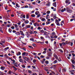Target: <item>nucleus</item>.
I'll return each instance as SVG.
<instances>
[{"mask_svg":"<svg viewBox=\"0 0 75 75\" xmlns=\"http://www.w3.org/2000/svg\"><path fill=\"white\" fill-rule=\"evenodd\" d=\"M30 29L31 30H33V27L31 26L30 28Z\"/></svg>","mask_w":75,"mask_h":75,"instance_id":"nucleus-64","label":"nucleus"},{"mask_svg":"<svg viewBox=\"0 0 75 75\" xmlns=\"http://www.w3.org/2000/svg\"><path fill=\"white\" fill-rule=\"evenodd\" d=\"M8 31L9 33H11V31H12V30H11V29L10 28H9L8 29Z\"/></svg>","mask_w":75,"mask_h":75,"instance_id":"nucleus-21","label":"nucleus"},{"mask_svg":"<svg viewBox=\"0 0 75 75\" xmlns=\"http://www.w3.org/2000/svg\"><path fill=\"white\" fill-rule=\"evenodd\" d=\"M59 45H60V47H62V43H59Z\"/></svg>","mask_w":75,"mask_h":75,"instance_id":"nucleus-55","label":"nucleus"},{"mask_svg":"<svg viewBox=\"0 0 75 75\" xmlns=\"http://www.w3.org/2000/svg\"><path fill=\"white\" fill-rule=\"evenodd\" d=\"M16 34L17 35H20V33L19 32H18L16 33Z\"/></svg>","mask_w":75,"mask_h":75,"instance_id":"nucleus-13","label":"nucleus"},{"mask_svg":"<svg viewBox=\"0 0 75 75\" xmlns=\"http://www.w3.org/2000/svg\"><path fill=\"white\" fill-rule=\"evenodd\" d=\"M55 23H57V22H59V21H58V19H56V20H55Z\"/></svg>","mask_w":75,"mask_h":75,"instance_id":"nucleus-38","label":"nucleus"},{"mask_svg":"<svg viewBox=\"0 0 75 75\" xmlns=\"http://www.w3.org/2000/svg\"><path fill=\"white\" fill-rule=\"evenodd\" d=\"M36 62V60L35 59L33 60V63H34V62Z\"/></svg>","mask_w":75,"mask_h":75,"instance_id":"nucleus-49","label":"nucleus"},{"mask_svg":"<svg viewBox=\"0 0 75 75\" xmlns=\"http://www.w3.org/2000/svg\"><path fill=\"white\" fill-rule=\"evenodd\" d=\"M24 25H25L24 23H23L22 25V26L23 27H24Z\"/></svg>","mask_w":75,"mask_h":75,"instance_id":"nucleus-46","label":"nucleus"},{"mask_svg":"<svg viewBox=\"0 0 75 75\" xmlns=\"http://www.w3.org/2000/svg\"><path fill=\"white\" fill-rule=\"evenodd\" d=\"M21 67L22 68H25V66L24 64L22 65Z\"/></svg>","mask_w":75,"mask_h":75,"instance_id":"nucleus-20","label":"nucleus"},{"mask_svg":"<svg viewBox=\"0 0 75 75\" xmlns=\"http://www.w3.org/2000/svg\"><path fill=\"white\" fill-rule=\"evenodd\" d=\"M55 35V32H53L52 33V36H54V35Z\"/></svg>","mask_w":75,"mask_h":75,"instance_id":"nucleus-37","label":"nucleus"},{"mask_svg":"<svg viewBox=\"0 0 75 75\" xmlns=\"http://www.w3.org/2000/svg\"><path fill=\"white\" fill-rule=\"evenodd\" d=\"M16 55L17 56L20 55H21V52H18L16 53Z\"/></svg>","mask_w":75,"mask_h":75,"instance_id":"nucleus-8","label":"nucleus"},{"mask_svg":"<svg viewBox=\"0 0 75 75\" xmlns=\"http://www.w3.org/2000/svg\"><path fill=\"white\" fill-rule=\"evenodd\" d=\"M44 70L46 71H48V67H44Z\"/></svg>","mask_w":75,"mask_h":75,"instance_id":"nucleus-5","label":"nucleus"},{"mask_svg":"<svg viewBox=\"0 0 75 75\" xmlns=\"http://www.w3.org/2000/svg\"><path fill=\"white\" fill-rule=\"evenodd\" d=\"M0 69L2 70V71H3L5 69V67L3 66H1L0 67Z\"/></svg>","mask_w":75,"mask_h":75,"instance_id":"nucleus-4","label":"nucleus"},{"mask_svg":"<svg viewBox=\"0 0 75 75\" xmlns=\"http://www.w3.org/2000/svg\"><path fill=\"white\" fill-rule=\"evenodd\" d=\"M47 6H50V4H46Z\"/></svg>","mask_w":75,"mask_h":75,"instance_id":"nucleus-53","label":"nucleus"},{"mask_svg":"<svg viewBox=\"0 0 75 75\" xmlns=\"http://www.w3.org/2000/svg\"><path fill=\"white\" fill-rule=\"evenodd\" d=\"M39 31L42 33H44V30H40Z\"/></svg>","mask_w":75,"mask_h":75,"instance_id":"nucleus-29","label":"nucleus"},{"mask_svg":"<svg viewBox=\"0 0 75 75\" xmlns=\"http://www.w3.org/2000/svg\"><path fill=\"white\" fill-rule=\"evenodd\" d=\"M28 6H25V8H28Z\"/></svg>","mask_w":75,"mask_h":75,"instance_id":"nucleus-58","label":"nucleus"},{"mask_svg":"<svg viewBox=\"0 0 75 75\" xmlns=\"http://www.w3.org/2000/svg\"><path fill=\"white\" fill-rule=\"evenodd\" d=\"M30 41H32L33 42H35H35H37V40H35V41H34V39L33 38H30Z\"/></svg>","mask_w":75,"mask_h":75,"instance_id":"nucleus-3","label":"nucleus"},{"mask_svg":"<svg viewBox=\"0 0 75 75\" xmlns=\"http://www.w3.org/2000/svg\"><path fill=\"white\" fill-rule=\"evenodd\" d=\"M45 18H42V19H41V21H45Z\"/></svg>","mask_w":75,"mask_h":75,"instance_id":"nucleus-26","label":"nucleus"},{"mask_svg":"<svg viewBox=\"0 0 75 75\" xmlns=\"http://www.w3.org/2000/svg\"><path fill=\"white\" fill-rule=\"evenodd\" d=\"M7 64H10V63L8 61H7Z\"/></svg>","mask_w":75,"mask_h":75,"instance_id":"nucleus-51","label":"nucleus"},{"mask_svg":"<svg viewBox=\"0 0 75 75\" xmlns=\"http://www.w3.org/2000/svg\"><path fill=\"white\" fill-rule=\"evenodd\" d=\"M23 50H24V51H26V48H25V47H23Z\"/></svg>","mask_w":75,"mask_h":75,"instance_id":"nucleus-47","label":"nucleus"},{"mask_svg":"<svg viewBox=\"0 0 75 75\" xmlns=\"http://www.w3.org/2000/svg\"><path fill=\"white\" fill-rule=\"evenodd\" d=\"M26 27H27V28H30L31 27V25H27L26 26Z\"/></svg>","mask_w":75,"mask_h":75,"instance_id":"nucleus-15","label":"nucleus"},{"mask_svg":"<svg viewBox=\"0 0 75 75\" xmlns=\"http://www.w3.org/2000/svg\"><path fill=\"white\" fill-rule=\"evenodd\" d=\"M29 22L28 21H25V24H27V23H28Z\"/></svg>","mask_w":75,"mask_h":75,"instance_id":"nucleus-27","label":"nucleus"},{"mask_svg":"<svg viewBox=\"0 0 75 75\" xmlns=\"http://www.w3.org/2000/svg\"><path fill=\"white\" fill-rule=\"evenodd\" d=\"M19 62H22V63H24V62H23V60L22 59H19Z\"/></svg>","mask_w":75,"mask_h":75,"instance_id":"nucleus-11","label":"nucleus"},{"mask_svg":"<svg viewBox=\"0 0 75 75\" xmlns=\"http://www.w3.org/2000/svg\"><path fill=\"white\" fill-rule=\"evenodd\" d=\"M28 72H29V73H31V71L28 70Z\"/></svg>","mask_w":75,"mask_h":75,"instance_id":"nucleus-59","label":"nucleus"},{"mask_svg":"<svg viewBox=\"0 0 75 75\" xmlns=\"http://www.w3.org/2000/svg\"><path fill=\"white\" fill-rule=\"evenodd\" d=\"M56 24L57 25H58L59 26V25H60V24L58 22H57V23H56Z\"/></svg>","mask_w":75,"mask_h":75,"instance_id":"nucleus-31","label":"nucleus"},{"mask_svg":"<svg viewBox=\"0 0 75 75\" xmlns=\"http://www.w3.org/2000/svg\"><path fill=\"white\" fill-rule=\"evenodd\" d=\"M65 3H66L67 4V3H69L68 4H70V1H68V0H66L65 1Z\"/></svg>","mask_w":75,"mask_h":75,"instance_id":"nucleus-12","label":"nucleus"},{"mask_svg":"<svg viewBox=\"0 0 75 75\" xmlns=\"http://www.w3.org/2000/svg\"><path fill=\"white\" fill-rule=\"evenodd\" d=\"M46 24H50V22H49V21L47 22Z\"/></svg>","mask_w":75,"mask_h":75,"instance_id":"nucleus-42","label":"nucleus"},{"mask_svg":"<svg viewBox=\"0 0 75 75\" xmlns=\"http://www.w3.org/2000/svg\"><path fill=\"white\" fill-rule=\"evenodd\" d=\"M54 57L56 59H57L59 61H60V60H59V59L58 58L56 54H54Z\"/></svg>","mask_w":75,"mask_h":75,"instance_id":"nucleus-2","label":"nucleus"},{"mask_svg":"<svg viewBox=\"0 0 75 75\" xmlns=\"http://www.w3.org/2000/svg\"><path fill=\"white\" fill-rule=\"evenodd\" d=\"M13 74H14V75H18V73H16V74L13 73Z\"/></svg>","mask_w":75,"mask_h":75,"instance_id":"nucleus-41","label":"nucleus"},{"mask_svg":"<svg viewBox=\"0 0 75 75\" xmlns=\"http://www.w3.org/2000/svg\"><path fill=\"white\" fill-rule=\"evenodd\" d=\"M26 18H29V16L27 15H26Z\"/></svg>","mask_w":75,"mask_h":75,"instance_id":"nucleus-54","label":"nucleus"},{"mask_svg":"<svg viewBox=\"0 0 75 75\" xmlns=\"http://www.w3.org/2000/svg\"><path fill=\"white\" fill-rule=\"evenodd\" d=\"M25 52H24L22 53V56H25Z\"/></svg>","mask_w":75,"mask_h":75,"instance_id":"nucleus-19","label":"nucleus"},{"mask_svg":"<svg viewBox=\"0 0 75 75\" xmlns=\"http://www.w3.org/2000/svg\"><path fill=\"white\" fill-rule=\"evenodd\" d=\"M8 49H9V47H7L5 48L4 49V50L5 51H7V50H8Z\"/></svg>","mask_w":75,"mask_h":75,"instance_id":"nucleus-10","label":"nucleus"},{"mask_svg":"<svg viewBox=\"0 0 75 75\" xmlns=\"http://www.w3.org/2000/svg\"><path fill=\"white\" fill-rule=\"evenodd\" d=\"M45 63H46V64H48V63H49V62L48 61H45Z\"/></svg>","mask_w":75,"mask_h":75,"instance_id":"nucleus-32","label":"nucleus"},{"mask_svg":"<svg viewBox=\"0 0 75 75\" xmlns=\"http://www.w3.org/2000/svg\"><path fill=\"white\" fill-rule=\"evenodd\" d=\"M11 61H12V62H13V64H14V63H15V62H16V61H15V60H14V59H12V60H11Z\"/></svg>","mask_w":75,"mask_h":75,"instance_id":"nucleus-23","label":"nucleus"},{"mask_svg":"<svg viewBox=\"0 0 75 75\" xmlns=\"http://www.w3.org/2000/svg\"><path fill=\"white\" fill-rule=\"evenodd\" d=\"M37 27H39L40 26V24H39L38 23H37Z\"/></svg>","mask_w":75,"mask_h":75,"instance_id":"nucleus-60","label":"nucleus"},{"mask_svg":"<svg viewBox=\"0 0 75 75\" xmlns=\"http://www.w3.org/2000/svg\"><path fill=\"white\" fill-rule=\"evenodd\" d=\"M47 54H48V57H50V56H51V53H48Z\"/></svg>","mask_w":75,"mask_h":75,"instance_id":"nucleus-24","label":"nucleus"},{"mask_svg":"<svg viewBox=\"0 0 75 75\" xmlns=\"http://www.w3.org/2000/svg\"><path fill=\"white\" fill-rule=\"evenodd\" d=\"M58 62V61L57 60H55L53 62L54 64H56Z\"/></svg>","mask_w":75,"mask_h":75,"instance_id":"nucleus-18","label":"nucleus"},{"mask_svg":"<svg viewBox=\"0 0 75 75\" xmlns=\"http://www.w3.org/2000/svg\"><path fill=\"white\" fill-rule=\"evenodd\" d=\"M31 16L32 17H35V15L34 14H33L31 15Z\"/></svg>","mask_w":75,"mask_h":75,"instance_id":"nucleus-16","label":"nucleus"},{"mask_svg":"<svg viewBox=\"0 0 75 75\" xmlns=\"http://www.w3.org/2000/svg\"><path fill=\"white\" fill-rule=\"evenodd\" d=\"M11 26V25L10 24L7 25V27H10Z\"/></svg>","mask_w":75,"mask_h":75,"instance_id":"nucleus-28","label":"nucleus"},{"mask_svg":"<svg viewBox=\"0 0 75 75\" xmlns=\"http://www.w3.org/2000/svg\"><path fill=\"white\" fill-rule=\"evenodd\" d=\"M23 58L24 60H25V61H28L29 60V58H28L24 56H23Z\"/></svg>","mask_w":75,"mask_h":75,"instance_id":"nucleus-1","label":"nucleus"},{"mask_svg":"<svg viewBox=\"0 0 75 75\" xmlns=\"http://www.w3.org/2000/svg\"><path fill=\"white\" fill-rule=\"evenodd\" d=\"M20 32L21 33V35H23V36H24V34L23 33V32L21 30L20 31Z\"/></svg>","mask_w":75,"mask_h":75,"instance_id":"nucleus-6","label":"nucleus"},{"mask_svg":"<svg viewBox=\"0 0 75 75\" xmlns=\"http://www.w3.org/2000/svg\"><path fill=\"white\" fill-rule=\"evenodd\" d=\"M57 18V17L56 16H54L53 17V18H54V19H55Z\"/></svg>","mask_w":75,"mask_h":75,"instance_id":"nucleus-50","label":"nucleus"},{"mask_svg":"<svg viewBox=\"0 0 75 75\" xmlns=\"http://www.w3.org/2000/svg\"><path fill=\"white\" fill-rule=\"evenodd\" d=\"M16 7H18V4L16 3Z\"/></svg>","mask_w":75,"mask_h":75,"instance_id":"nucleus-57","label":"nucleus"},{"mask_svg":"<svg viewBox=\"0 0 75 75\" xmlns=\"http://www.w3.org/2000/svg\"><path fill=\"white\" fill-rule=\"evenodd\" d=\"M0 44L1 45H2V46H4V45L3 44V43H0Z\"/></svg>","mask_w":75,"mask_h":75,"instance_id":"nucleus-61","label":"nucleus"},{"mask_svg":"<svg viewBox=\"0 0 75 75\" xmlns=\"http://www.w3.org/2000/svg\"><path fill=\"white\" fill-rule=\"evenodd\" d=\"M70 9L68 8H66V10L67 11H68Z\"/></svg>","mask_w":75,"mask_h":75,"instance_id":"nucleus-43","label":"nucleus"},{"mask_svg":"<svg viewBox=\"0 0 75 75\" xmlns=\"http://www.w3.org/2000/svg\"><path fill=\"white\" fill-rule=\"evenodd\" d=\"M46 51H44L43 52V54H45L46 53Z\"/></svg>","mask_w":75,"mask_h":75,"instance_id":"nucleus-63","label":"nucleus"},{"mask_svg":"<svg viewBox=\"0 0 75 75\" xmlns=\"http://www.w3.org/2000/svg\"><path fill=\"white\" fill-rule=\"evenodd\" d=\"M37 23H33V25H34V26H35V27H36V26H37Z\"/></svg>","mask_w":75,"mask_h":75,"instance_id":"nucleus-22","label":"nucleus"},{"mask_svg":"<svg viewBox=\"0 0 75 75\" xmlns=\"http://www.w3.org/2000/svg\"><path fill=\"white\" fill-rule=\"evenodd\" d=\"M58 51H59L61 52H62V53H63V51H62V50H61V49H59Z\"/></svg>","mask_w":75,"mask_h":75,"instance_id":"nucleus-14","label":"nucleus"},{"mask_svg":"<svg viewBox=\"0 0 75 75\" xmlns=\"http://www.w3.org/2000/svg\"><path fill=\"white\" fill-rule=\"evenodd\" d=\"M13 69L14 71H17V69L16 68V67H15Z\"/></svg>","mask_w":75,"mask_h":75,"instance_id":"nucleus-52","label":"nucleus"},{"mask_svg":"<svg viewBox=\"0 0 75 75\" xmlns=\"http://www.w3.org/2000/svg\"><path fill=\"white\" fill-rule=\"evenodd\" d=\"M37 29L38 30H41V28L40 27H38V28H37Z\"/></svg>","mask_w":75,"mask_h":75,"instance_id":"nucleus-40","label":"nucleus"},{"mask_svg":"<svg viewBox=\"0 0 75 75\" xmlns=\"http://www.w3.org/2000/svg\"><path fill=\"white\" fill-rule=\"evenodd\" d=\"M53 6H54L55 7H57V4H56V2H54L53 4Z\"/></svg>","mask_w":75,"mask_h":75,"instance_id":"nucleus-7","label":"nucleus"},{"mask_svg":"<svg viewBox=\"0 0 75 75\" xmlns=\"http://www.w3.org/2000/svg\"><path fill=\"white\" fill-rule=\"evenodd\" d=\"M41 17V14L39 13L37 16V17Z\"/></svg>","mask_w":75,"mask_h":75,"instance_id":"nucleus-25","label":"nucleus"},{"mask_svg":"<svg viewBox=\"0 0 75 75\" xmlns=\"http://www.w3.org/2000/svg\"><path fill=\"white\" fill-rule=\"evenodd\" d=\"M34 34H37V33H38V32L37 31H34Z\"/></svg>","mask_w":75,"mask_h":75,"instance_id":"nucleus-39","label":"nucleus"},{"mask_svg":"<svg viewBox=\"0 0 75 75\" xmlns=\"http://www.w3.org/2000/svg\"><path fill=\"white\" fill-rule=\"evenodd\" d=\"M28 53H26L25 54V56H28Z\"/></svg>","mask_w":75,"mask_h":75,"instance_id":"nucleus-48","label":"nucleus"},{"mask_svg":"<svg viewBox=\"0 0 75 75\" xmlns=\"http://www.w3.org/2000/svg\"><path fill=\"white\" fill-rule=\"evenodd\" d=\"M40 14V12L38 11H36L35 13V14L36 15H38Z\"/></svg>","mask_w":75,"mask_h":75,"instance_id":"nucleus-9","label":"nucleus"},{"mask_svg":"<svg viewBox=\"0 0 75 75\" xmlns=\"http://www.w3.org/2000/svg\"><path fill=\"white\" fill-rule=\"evenodd\" d=\"M15 27H16V28H17V27H18V26L17 25L15 24Z\"/></svg>","mask_w":75,"mask_h":75,"instance_id":"nucleus-44","label":"nucleus"},{"mask_svg":"<svg viewBox=\"0 0 75 75\" xmlns=\"http://www.w3.org/2000/svg\"><path fill=\"white\" fill-rule=\"evenodd\" d=\"M68 13H72V10H69V11H68Z\"/></svg>","mask_w":75,"mask_h":75,"instance_id":"nucleus-30","label":"nucleus"},{"mask_svg":"<svg viewBox=\"0 0 75 75\" xmlns=\"http://www.w3.org/2000/svg\"><path fill=\"white\" fill-rule=\"evenodd\" d=\"M72 55H73V57H75V54H74V53H72Z\"/></svg>","mask_w":75,"mask_h":75,"instance_id":"nucleus-56","label":"nucleus"},{"mask_svg":"<svg viewBox=\"0 0 75 75\" xmlns=\"http://www.w3.org/2000/svg\"><path fill=\"white\" fill-rule=\"evenodd\" d=\"M62 44H63V45H65V43L64 42H62Z\"/></svg>","mask_w":75,"mask_h":75,"instance_id":"nucleus-62","label":"nucleus"},{"mask_svg":"<svg viewBox=\"0 0 75 75\" xmlns=\"http://www.w3.org/2000/svg\"><path fill=\"white\" fill-rule=\"evenodd\" d=\"M11 29L14 30V27L13 26H12L11 27Z\"/></svg>","mask_w":75,"mask_h":75,"instance_id":"nucleus-36","label":"nucleus"},{"mask_svg":"<svg viewBox=\"0 0 75 75\" xmlns=\"http://www.w3.org/2000/svg\"><path fill=\"white\" fill-rule=\"evenodd\" d=\"M30 34H33V31L31 30H30Z\"/></svg>","mask_w":75,"mask_h":75,"instance_id":"nucleus-17","label":"nucleus"},{"mask_svg":"<svg viewBox=\"0 0 75 75\" xmlns=\"http://www.w3.org/2000/svg\"><path fill=\"white\" fill-rule=\"evenodd\" d=\"M72 64H75V61L74 60H72L71 61Z\"/></svg>","mask_w":75,"mask_h":75,"instance_id":"nucleus-34","label":"nucleus"},{"mask_svg":"<svg viewBox=\"0 0 75 75\" xmlns=\"http://www.w3.org/2000/svg\"><path fill=\"white\" fill-rule=\"evenodd\" d=\"M52 68H56V65H54L52 66Z\"/></svg>","mask_w":75,"mask_h":75,"instance_id":"nucleus-35","label":"nucleus"},{"mask_svg":"<svg viewBox=\"0 0 75 75\" xmlns=\"http://www.w3.org/2000/svg\"><path fill=\"white\" fill-rule=\"evenodd\" d=\"M31 21V22H32V23H35V21H34V20H32Z\"/></svg>","mask_w":75,"mask_h":75,"instance_id":"nucleus-45","label":"nucleus"},{"mask_svg":"<svg viewBox=\"0 0 75 75\" xmlns=\"http://www.w3.org/2000/svg\"><path fill=\"white\" fill-rule=\"evenodd\" d=\"M47 14H49L50 13V11H47L46 12Z\"/></svg>","mask_w":75,"mask_h":75,"instance_id":"nucleus-33","label":"nucleus"}]
</instances>
